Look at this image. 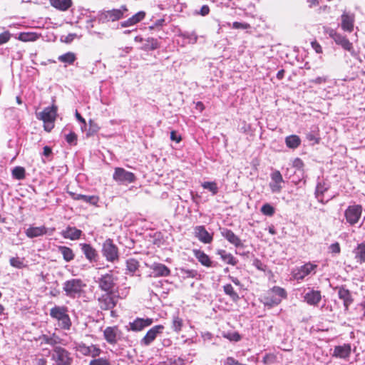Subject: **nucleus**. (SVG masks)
<instances>
[{
    "label": "nucleus",
    "mask_w": 365,
    "mask_h": 365,
    "mask_svg": "<svg viewBox=\"0 0 365 365\" xmlns=\"http://www.w3.org/2000/svg\"><path fill=\"white\" fill-rule=\"evenodd\" d=\"M287 294L284 288L274 286L267 291L262 296L261 302L265 307L272 308L279 304L283 299H286Z\"/></svg>",
    "instance_id": "obj_1"
},
{
    "label": "nucleus",
    "mask_w": 365,
    "mask_h": 365,
    "mask_svg": "<svg viewBox=\"0 0 365 365\" xmlns=\"http://www.w3.org/2000/svg\"><path fill=\"white\" fill-rule=\"evenodd\" d=\"M57 107L53 106L51 107H47L43 109V111L37 114V118L44 123L45 130L49 132L54 127V121L56 118Z\"/></svg>",
    "instance_id": "obj_2"
},
{
    "label": "nucleus",
    "mask_w": 365,
    "mask_h": 365,
    "mask_svg": "<svg viewBox=\"0 0 365 365\" xmlns=\"http://www.w3.org/2000/svg\"><path fill=\"white\" fill-rule=\"evenodd\" d=\"M128 11L127 6L122 5L119 9L101 11L98 15V19L102 22L118 21L122 19Z\"/></svg>",
    "instance_id": "obj_3"
},
{
    "label": "nucleus",
    "mask_w": 365,
    "mask_h": 365,
    "mask_svg": "<svg viewBox=\"0 0 365 365\" xmlns=\"http://www.w3.org/2000/svg\"><path fill=\"white\" fill-rule=\"evenodd\" d=\"M51 359L56 362V365H71L73 361L71 354L61 346L54 347Z\"/></svg>",
    "instance_id": "obj_4"
},
{
    "label": "nucleus",
    "mask_w": 365,
    "mask_h": 365,
    "mask_svg": "<svg viewBox=\"0 0 365 365\" xmlns=\"http://www.w3.org/2000/svg\"><path fill=\"white\" fill-rule=\"evenodd\" d=\"M85 284L79 279H72L64 282L63 289L66 294L70 297H75L79 294Z\"/></svg>",
    "instance_id": "obj_5"
},
{
    "label": "nucleus",
    "mask_w": 365,
    "mask_h": 365,
    "mask_svg": "<svg viewBox=\"0 0 365 365\" xmlns=\"http://www.w3.org/2000/svg\"><path fill=\"white\" fill-rule=\"evenodd\" d=\"M362 213V207L360 205H349L345 210L344 217L346 222L354 225L359 221Z\"/></svg>",
    "instance_id": "obj_6"
},
{
    "label": "nucleus",
    "mask_w": 365,
    "mask_h": 365,
    "mask_svg": "<svg viewBox=\"0 0 365 365\" xmlns=\"http://www.w3.org/2000/svg\"><path fill=\"white\" fill-rule=\"evenodd\" d=\"M329 36L334 41L336 44L340 46L344 50L349 51L351 55L355 54V51L352 43L349 39L343 36L342 34L337 33L333 29H331L329 32Z\"/></svg>",
    "instance_id": "obj_7"
},
{
    "label": "nucleus",
    "mask_w": 365,
    "mask_h": 365,
    "mask_svg": "<svg viewBox=\"0 0 365 365\" xmlns=\"http://www.w3.org/2000/svg\"><path fill=\"white\" fill-rule=\"evenodd\" d=\"M113 180L120 184L133 182L135 180V175L122 168H116L113 175Z\"/></svg>",
    "instance_id": "obj_8"
},
{
    "label": "nucleus",
    "mask_w": 365,
    "mask_h": 365,
    "mask_svg": "<svg viewBox=\"0 0 365 365\" xmlns=\"http://www.w3.org/2000/svg\"><path fill=\"white\" fill-rule=\"evenodd\" d=\"M102 252L109 262H115L118 259V247L110 240H107L103 245Z\"/></svg>",
    "instance_id": "obj_9"
},
{
    "label": "nucleus",
    "mask_w": 365,
    "mask_h": 365,
    "mask_svg": "<svg viewBox=\"0 0 365 365\" xmlns=\"http://www.w3.org/2000/svg\"><path fill=\"white\" fill-rule=\"evenodd\" d=\"M98 283L101 289L105 291L106 293H111L115 287V278L113 274L111 272L102 274L101 277L98 278Z\"/></svg>",
    "instance_id": "obj_10"
},
{
    "label": "nucleus",
    "mask_w": 365,
    "mask_h": 365,
    "mask_svg": "<svg viewBox=\"0 0 365 365\" xmlns=\"http://www.w3.org/2000/svg\"><path fill=\"white\" fill-rule=\"evenodd\" d=\"M317 265L311 262L306 263L301 266L299 269L294 271L293 277L297 280H302L305 277L314 274Z\"/></svg>",
    "instance_id": "obj_11"
},
{
    "label": "nucleus",
    "mask_w": 365,
    "mask_h": 365,
    "mask_svg": "<svg viewBox=\"0 0 365 365\" xmlns=\"http://www.w3.org/2000/svg\"><path fill=\"white\" fill-rule=\"evenodd\" d=\"M164 329L163 325H156L149 329L145 336L140 340V345L143 346H149Z\"/></svg>",
    "instance_id": "obj_12"
},
{
    "label": "nucleus",
    "mask_w": 365,
    "mask_h": 365,
    "mask_svg": "<svg viewBox=\"0 0 365 365\" xmlns=\"http://www.w3.org/2000/svg\"><path fill=\"white\" fill-rule=\"evenodd\" d=\"M271 181L269 184L270 190L273 193H279L281 192L284 182L282 174L279 170H274L270 175Z\"/></svg>",
    "instance_id": "obj_13"
},
{
    "label": "nucleus",
    "mask_w": 365,
    "mask_h": 365,
    "mask_svg": "<svg viewBox=\"0 0 365 365\" xmlns=\"http://www.w3.org/2000/svg\"><path fill=\"white\" fill-rule=\"evenodd\" d=\"M355 16L350 12H344L341 16V27L343 31L351 32L354 30Z\"/></svg>",
    "instance_id": "obj_14"
},
{
    "label": "nucleus",
    "mask_w": 365,
    "mask_h": 365,
    "mask_svg": "<svg viewBox=\"0 0 365 365\" xmlns=\"http://www.w3.org/2000/svg\"><path fill=\"white\" fill-rule=\"evenodd\" d=\"M351 353V344H344L342 345L336 346L334 347L332 356L340 359H347L349 358Z\"/></svg>",
    "instance_id": "obj_15"
},
{
    "label": "nucleus",
    "mask_w": 365,
    "mask_h": 365,
    "mask_svg": "<svg viewBox=\"0 0 365 365\" xmlns=\"http://www.w3.org/2000/svg\"><path fill=\"white\" fill-rule=\"evenodd\" d=\"M146 16V13L143 11H140L128 18L127 20L120 22V26L122 28L133 26L138 23L143 21Z\"/></svg>",
    "instance_id": "obj_16"
},
{
    "label": "nucleus",
    "mask_w": 365,
    "mask_h": 365,
    "mask_svg": "<svg viewBox=\"0 0 365 365\" xmlns=\"http://www.w3.org/2000/svg\"><path fill=\"white\" fill-rule=\"evenodd\" d=\"M220 232L224 238H225L230 243H231L236 247H240L242 246L241 240L232 230L227 228H223L221 230Z\"/></svg>",
    "instance_id": "obj_17"
},
{
    "label": "nucleus",
    "mask_w": 365,
    "mask_h": 365,
    "mask_svg": "<svg viewBox=\"0 0 365 365\" xmlns=\"http://www.w3.org/2000/svg\"><path fill=\"white\" fill-rule=\"evenodd\" d=\"M322 299L320 291L311 289L304 296V300L309 305L317 306Z\"/></svg>",
    "instance_id": "obj_18"
},
{
    "label": "nucleus",
    "mask_w": 365,
    "mask_h": 365,
    "mask_svg": "<svg viewBox=\"0 0 365 365\" xmlns=\"http://www.w3.org/2000/svg\"><path fill=\"white\" fill-rule=\"evenodd\" d=\"M153 323L152 319L137 318L133 322L130 323V329L134 331H140L149 327Z\"/></svg>",
    "instance_id": "obj_19"
},
{
    "label": "nucleus",
    "mask_w": 365,
    "mask_h": 365,
    "mask_svg": "<svg viewBox=\"0 0 365 365\" xmlns=\"http://www.w3.org/2000/svg\"><path fill=\"white\" fill-rule=\"evenodd\" d=\"M150 269L153 270L152 275L154 277H167L170 274V271L167 266L160 263H154L151 265Z\"/></svg>",
    "instance_id": "obj_20"
},
{
    "label": "nucleus",
    "mask_w": 365,
    "mask_h": 365,
    "mask_svg": "<svg viewBox=\"0 0 365 365\" xmlns=\"http://www.w3.org/2000/svg\"><path fill=\"white\" fill-rule=\"evenodd\" d=\"M195 237L203 243H210L212 240V235L203 226H197L195 228Z\"/></svg>",
    "instance_id": "obj_21"
},
{
    "label": "nucleus",
    "mask_w": 365,
    "mask_h": 365,
    "mask_svg": "<svg viewBox=\"0 0 365 365\" xmlns=\"http://www.w3.org/2000/svg\"><path fill=\"white\" fill-rule=\"evenodd\" d=\"M98 302L101 308L105 310L113 309L115 305L114 299L112 297L110 293L103 294L98 299Z\"/></svg>",
    "instance_id": "obj_22"
},
{
    "label": "nucleus",
    "mask_w": 365,
    "mask_h": 365,
    "mask_svg": "<svg viewBox=\"0 0 365 365\" xmlns=\"http://www.w3.org/2000/svg\"><path fill=\"white\" fill-rule=\"evenodd\" d=\"M329 182L325 180L318 182L315 190V195L318 201L324 203V194L329 190Z\"/></svg>",
    "instance_id": "obj_23"
},
{
    "label": "nucleus",
    "mask_w": 365,
    "mask_h": 365,
    "mask_svg": "<svg viewBox=\"0 0 365 365\" xmlns=\"http://www.w3.org/2000/svg\"><path fill=\"white\" fill-rule=\"evenodd\" d=\"M338 296L339 299L343 300L345 310H348L349 305L353 302L350 292L343 287H339L338 291Z\"/></svg>",
    "instance_id": "obj_24"
},
{
    "label": "nucleus",
    "mask_w": 365,
    "mask_h": 365,
    "mask_svg": "<svg viewBox=\"0 0 365 365\" xmlns=\"http://www.w3.org/2000/svg\"><path fill=\"white\" fill-rule=\"evenodd\" d=\"M118 331V329L116 327H107L103 331L106 341L111 344H115L117 341Z\"/></svg>",
    "instance_id": "obj_25"
},
{
    "label": "nucleus",
    "mask_w": 365,
    "mask_h": 365,
    "mask_svg": "<svg viewBox=\"0 0 365 365\" xmlns=\"http://www.w3.org/2000/svg\"><path fill=\"white\" fill-rule=\"evenodd\" d=\"M193 252L194 256L201 263L202 265L207 267H212V262L211 261L210 257L203 251L200 250H193Z\"/></svg>",
    "instance_id": "obj_26"
},
{
    "label": "nucleus",
    "mask_w": 365,
    "mask_h": 365,
    "mask_svg": "<svg viewBox=\"0 0 365 365\" xmlns=\"http://www.w3.org/2000/svg\"><path fill=\"white\" fill-rule=\"evenodd\" d=\"M48 229L44 226L31 227L26 230V235L29 238L42 236L47 233Z\"/></svg>",
    "instance_id": "obj_27"
},
{
    "label": "nucleus",
    "mask_w": 365,
    "mask_h": 365,
    "mask_svg": "<svg viewBox=\"0 0 365 365\" xmlns=\"http://www.w3.org/2000/svg\"><path fill=\"white\" fill-rule=\"evenodd\" d=\"M353 253L354 258L359 264H361L365 262V243L362 242L359 244L356 248L354 249Z\"/></svg>",
    "instance_id": "obj_28"
},
{
    "label": "nucleus",
    "mask_w": 365,
    "mask_h": 365,
    "mask_svg": "<svg viewBox=\"0 0 365 365\" xmlns=\"http://www.w3.org/2000/svg\"><path fill=\"white\" fill-rule=\"evenodd\" d=\"M81 233V231L80 230L76 227H68L65 230L62 231L61 235L64 238L75 240L80 237Z\"/></svg>",
    "instance_id": "obj_29"
},
{
    "label": "nucleus",
    "mask_w": 365,
    "mask_h": 365,
    "mask_svg": "<svg viewBox=\"0 0 365 365\" xmlns=\"http://www.w3.org/2000/svg\"><path fill=\"white\" fill-rule=\"evenodd\" d=\"M52 6L60 10L66 11L72 6L71 0H49Z\"/></svg>",
    "instance_id": "obj_30"
},
{
    "label": "nucleus",
    "mask_w": 365,
    "mask_h": 365,
    "mask_svg": "<svg viewBox=\"0 0 365 365\" xmlns=\"http://www.w3.org/2000/svg\"><path fill=\"white\" fill-rule=\"evenodd\" d=\"M159 46L160 43L158 39L154 38H148L145 39L140 48L143 51H153L157 49Z\"/></svg>",
    "instance_id": "obj_31"
},
{
    "label": "nucleus",
    "mask_w": 365,
    "mask_h": 365,
    "mask_svg": "<svg viewBox=\"0 0 365 365\" xmlns=\"http://www.w3.org/2000/svg\"><path fill=\"white\" fill-rule=\"evenodd\" d=\"M67 311L65 307L56 306L51 309L50 315L52 318L59 320L67 314Z\"/></svg>",
    "instance_id": "obj_32"
},
{
    "label": "nucleus",
    "mask_w": 365,
    "mask_h": 365,
    "mask_svg": "<svg viewBox=\"0 0 365 365\" xmlns=\"http://www.w3.org/2000/svg\"><path fill=\"white\" fill-rule=\"evenodd\" d=\"M217 254L220 257L222 260L226 262L228 264L235 265L237 264L236 259L233 257V255L224 250H219L217 252Z\"/></svg>",
    "instance_id": "obj_33"
},
{
    "label": "nucleus",
    "mask_w": 365,
    "mask_h": 365,
    "mask_svg": "<svg viewBox=\"0 0 365 365\" xmlns=\"http://www.w3.org/2000/svg\"><path fill=\"white\" fill-rule=\"evenodd\" d=\"M43 341L48 344L51 346H56L57 344H66L63 342V340L61 339L58 335L56 334H53L51 336L43 335L42 337Z\"/></svg>",
    "instance_id": "obj_34"
},
{
    "label": "nucleus",
    "mask_w": 365,
    "mask_h": 365,
    "mask_svg": "<svg viewBox=\"0 0 365 365\" xmlns=\"http://www.w3.org/2000/svg\"><path fill=\"white\" fill-rule=\"evenodd\" d=\"M225 294L230 297L233 302H237L240 299L239 294L234 290L233 287L230 284L223 286Z\"/></svg>",
    "instance_id": "obj_35"
},
{
    "label": "nucleus",
    "mask_w": 365,
    "mask_h": 365,
    "mask_svg": "<svg viewBox=\"0 0 365 365\" xmlns=\"http://www.w3.org/2000/svg\"><path fill=\"white\" fill-rule=\"evenodd\" d=\"M300 143H301L300 138L296 135H292L287 136L285 138L286 145L289 148L294 149V148H297L300 145Z\"/></svg>",
    "instance_id": "obj_36"
},
{
    "label": "nucleus",
    "mask_w": 365,
    "mask_h": 365,
    "mask_svg": "<svg viewBox=\"0 0 365 365\" xmlns=\"http://www.w3.org/2000/svg\"><path fill=\"white\" fill-rule=\"evenodd\" d=\"M76 59V55L74 53L72 52H68L58 57V60L59 61L68 65L73 64Z\"/></svg>",
    "instance_id": "obj_37"
},
{
    "label": "nucleus",
    "mask_w": 365,
    "mask_h": 365,
    "mask_svg": "<svg viewBox=\"0 0 365 365\" xmlns=\"http://www.w3.org/2000/svg\"><path fill=\"white\" fill-rule=\"evenodd\" d=\"M18 38L24 42L34 41L38 38V35L33 32H22L19 34Z\"/></svg>",
    "instance_id": "obj_38"
},
{
    "label": "nucleus",
    "mask_w": 365,
    "mask_h": 365,
    "mask_svg": "<svg viewBox=\"0 0 365 365\" xmlns=\"http://www.w3.org/2000/svg\"><path fill=\"white\" fill-rule=\"evenodd\" d=\"M183 326V320L178 315H173L172 319V329L176 332L179 333L182 328Z\"/></svg>",
    "instance_id": "obj_39"
},
{
    "label": "nucleus",
    "mask_w": 365,
    "mask_h": 365,
    "mask_svg": "<svg viewBox=\"0 0 365 365\" xmlns=\"http://www.w3.org/2000/svg\"><path fill=\"white\" fill-rule=\"evenodd\" d=\"M58 250L63 255V259L66 262H70L73 259L74 255L73 253L72 250L70 249L69 247L65 246H60L58 247Z\"/></svg>",
    "instance_id": "obj_40"
},
{
    "label": "nucleus",
    "mask_w": 365,
    "mask_h": 365,
    "mask_svg": "<svg viewBox=\"0 0 365 365\" xmlns=\"http://www.w3.org/2000/svg\"><path fill=\"white\" fill-rule=\"evenodd\" d=\"M126 267L128 272L133 274L139 267V262L134 258H130L126 260Z\"/></svg>",
    "instance_id": "obj_41"
},
{
    "label": "nucleus",
    "mask_w": 365,
    "mask_h": 365,
    "mask_svg": "<svg viewBox=\"0 0 365 365\" xmlns=\"http://www.w3.org/2000/svg\"><path fill=\"white\" fill-rule=\"evenodd\" d=\"M201 185L204 189L209 190L212 193V195H215L218 192L217 185L214 181L204 182L202 183Z\"/></svg>",
    "instance_id": "obj_42"
},
{
    "label": "nucleus",
    "mask_w": 365,
    "mask_h": 365,
    "mask_svg": "<svg viewBox=\"0 0 365 365\" xmlns=\"http://www.w3.org/2000/svg\"><path fill=\"white\" fill-rule=\"evenodd\" d=\"M24 258H21L19 257H11L9 260L11 266L17 268L21 269L25 267L26 265L24 262Z\"/></svg>",
    "instance_id": "obj_43"
},
{
    "label": "nucleus",
    "mask_w": 365,
    "mask_h": 365,
    "mask_svg": "<svg viewBox=\"0 0 365 365\" xmlns=\"http://www.w3.org/2000/svg\"><path fill=\"white\" fill-rule=\"evenodd\" d=\"M13 176L17 180H22L25 178V170L22 167H16L12 170Z\"/></svg>",
    "instance_id": "obj_44"
},
{
    "label": "nucleus",
    "mask_w": 365,
    "mask_h": 365,
    "mask_svg": "<svg viewBox=\"0 0 365 365\" xmlns=\"http://www.w3.org/2000/svg\"><path fill=\"white\" fill-rule=\"evenodd\" d=\"M261 212L267 216H272L274 213V208L269 203L263 205L261 207Z\"/></svg>",
    "instance_id": "obj_45"
},
{
    "label": "nucleus",
    "mask_w": 365,
    "mask_h": 365,
    "mask_svg": "<svg viewBox=\"0 0 365 365\" xmlns=\"http://www.w3.org/2000/svg\"><path fill=\"white\" fill-rule=\"evenodd\" d=\"M59 322V326L64 329H68L71 327V322L68 314L64 316L61 319L58 320Z\"/></svg>",
    "instance_id": "obj_46"
},
{
    "label": "nucleus",
    "mask_w": 365,
    "mask_h": 365,
    "mask_svg": "<svg viewBox=\"0 0 365 365\" xmlns=\"http://www.w3.org/2000/svg\"><path fill=\"white\" fill-rule=\"evenodd\" d=\"M77 351L84 356L89 355L91 353V349L89 346H86L83 344H80L76 347Z\"/></svg>",
    "instance_id": "obj_47"
},
{
    "label": "nucleus",
    "mask_w": 365,
    "mask_h": 365,
    "mask_svg": "<svg viewBox=\"0 0 365 365\" xmlns=\"http://www.w3.org/2000/svg\"><path fill=\"white\" fill-rule=\"evenodd\" d=\"M66 142L70 145H76L77 141V136L73 132H70L65 135Z\"/></svg>",
    "instance_id": "obj_48"
},
{
    "label": "nucleus",
    "mask_w": 365,
    "mask_h": 365,
    "mask_svg": "<svg viewBox=\"0 0 365 365\" xmlns=\"http://www.w3.org/2000/svg\"><path fill=\"white\" fill-rule=\"evenodd\" d=\"M329 251L332 255H338L341 252V247L339 242L332 243L329 246Z\"/></svg>",
    "instance_id": "obj_49"
},
{
    "label": "nucleus",
    "mask_w": 365,
    "mask_h": 365,
    "mask_svg": "<svg viewBox=\"0 0 365 365\" xmlns=\"http://www.w3.org/2000/svg\"><path fill=\"white\" fill-rule=\"evenodd\" d=\"M77 37V35L76 34H68V35H66V36H62L61 37V41L64 42V43H70L71 42H72Z\"/></svg>",
    "instance_id": "obj_50"
},
{
    "label": "nucleus",
    "mask_w": 365,
    "mask_h": 365,
    "mask_svg": "<svg viewBox=\"0 0 365 365\" xmlns=\"http://www.w3.org/2000/svg\"><path fill=\"white\" fill-rule=\"evenodd\" d=\"M81 249L83 253L86 255L87 259L91 260V247L89 245L83 244L81 245Z\"/></svg>",
    "instance_id": "obj_51"
},
{
    "label": "nucleus",
    "mask_w": 365,
    "mask_h": 365,
    "mask_svg": "<svg viewBox=\"0 0 365 365\" xmlns=\"http://www.w3.org/2000/svg\"><path fill=\"white\" fill-rule=\"evenodd\" d=\"M232 28L235 29H247L250 28V25L247 23H241V22H233Z\"/></svg>",
    "instance_id": "obj_52"
},
{
    "label": "nucleus",
    "mask_w": 365,
    "mask_h": 365,
    "mask_svg": "<svg viewBox=\"0 0 365 365\" xmlns=\"http://www.w3.org/2000/svg\"><path fill=\"white\" fill-rule=\"evenodd\" d=\"M11 34L9 31H4L0 34V45H2L9 41Z\"/></svg>",
    "instance_id": "obj_53"
},
{
    "label": "nucleus",
    "mask_w": 365,
    "mask_h": 365,
    "mask_svg": "<svg viewBox=\"0 0 365 365\" xmlns=\"http://www.w3.org/2000/svg\"><path fill=\"white\" fill-rule=\"evenodd\" d=\"M224 365H247V364H242V363L239 362L237 360H236L233 357H227L224 361Z\"/></svg>",
    "instance_id": "obj_54"
},
{
    "label": "nucleus",
    "mask_w": 365,
    "mask_h": 365,
    "mask_svg": "<svg viewBox=\"0 0 365 365\" xmlns=\"http://www.w3.org/2000/svg\"><path fill=\"white\" fill-rule=\"evenodd\" d=\"M93 365H110L109 361L104 358L93 359Z\"/></svg>",
    "instance_id": "obj_55"
},
{
    "label": "nucleus",
    "mask_w": 365,
    "mask_h": 365,
    "mask_svg": "<svg viewBox=\"0 0 365 365\" xmlns=\"http://www.w3.org/2000/svg\"><path fill=\"white\" fill-rule=\"evenodd\" d=\"M253 265L260 271H264L266 266L258 259L253 261Z\"/></svg>",
    "instance_id": "obj_56"
},
{
    "label": "nucleus",
    "mask_w": 365,
    "mask_h": 365,
    "mask_svg": "<svg viewBox=\"0 0 365 365\" xmlns=\"http://www.w3.org/2000/svg\"><path fill=\"white\" fill-rule=\"evenodd\" d=\"M312 48L317 53H322V48L321 45L316 41L311 43Z\"/></svg>",
    "instance_id": "obj_57"
},
{
    "label": "nucleus",
    "mask_w": 365,
    "mask_h": 365,
    "mask_svg": "<svg viewBox=\"0 0 365 365\" xmlns=\"http://www.w3.org/2000/svg\"><path fill=\"white\" fill-rule=\"evenodd\" d=\"M274 360V356L273 354H267L263 357L262 362L265 364H268L272 363Z\"/></svg>",
    "instance_id": "obj_58"
},
{
    "label": "nucleus",
    "mask_w": 365,
    "mask_h": 365,
    "mask_svg": "<svg viewBox=\"0 0 365 365\" xmlns=\"http://www.w3.org/2000/svg\"><path fill=\"white\" fill-rule=\"evenodd\" d=\"M165 24V19H160L155 21V23L149 26V29L150 30H153L157 27L163 26Z\"/></svg>",
    "instance_id": "obj_59"
},
{
    "label": "nucleus",
    "mask_w": 365,
    "mask_h": 365,
    "mask_svg": "<svg viewBox=\"0 0 365 365\" xmlns=\"http://www.w3.org/2000/svg\"><path fill=\"white\" fill-rule=\"evenodd\" d=\"M327 81V77L320 76V77H317L314 79L311 80L310 82L314 83L315 84H322V83H326Z\"/></svg>",
    "instance_id": "obj_60"
},
{
    "label": "nucleus",
    "mask_w": 365,
    "mask_h": 365,
    "mask_svg": "<svg viewBox=\"0 0 365 365\" xmlns=\"http://www.w3.org/2000/svg\"><path fill=\"white\" fill-rule=\"evenodd\" d=\"M292 165L297 169H301L304 164L301 159L297 158L292 161Z\"/></svg>",
    "instance_id": "obj_61"
},
{
    "label": "nucleus",
    "mask_w": 365,
    "mask_h": 365,
    "mask_svg": "<svg viewBox=\"0 0 365 365\" xmlns=\"http://www.w3.org/2000/svg\"><path fill=\"white\" fill-rule=\"evenodd\" d=\"M210 12V8L207 5H203L200 11L198 12L199 14H200L201 16H206L209 14Z\"/></svg>",
    "instance_id": "obj_62"
},
{
    "label": "nucleus",
    "mask_w": 365,
    "mask_h": 365,
    "mask_svg": "<svg viewBox=\"0 0 365 365\" xmlns=\"http://www.w3.org/2000/svg\"><path fill=\"white\" fill-rule=\"evenodd\" d=\"M170 139L177 143H179L181 140L180 136L178 135L175 131H172L170 133Z\"/></svg>",
    "instance_id": "obj_63"
},
{
    "label": "nucleus",
    "mask_w": 365,
    "mask_h": 365,
    "mask_svg": "<svg viewBox=\"0 0 365 365\" xmlns=\"http://www.w3.org/2000/svg\"><path fill=\"white\" fill-rule=\"evenodd\" d=\"M75 199H83L86 202H91V196H86V195H77L76 196L73 197Z\"/></svg>",
    "instance_id": "obj_64"
}]
</instances>
